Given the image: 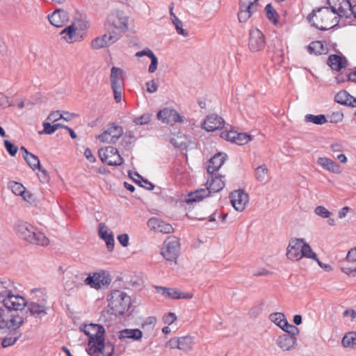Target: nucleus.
<instances>
[{
	"instance_id": "obj_1",
	"label": "nucleus",
	"mask_w": 356,
	"mask_h": 356,
	"mask_svg": "<svg viewBox=\"0 0 356 356\" xmlns=\"http://www.w3.org/2000/svg\"><path fill=\"white\" fill-rule=\"evenodd\" d=\"M312 26L321 31H327L337 26L339 17L330 10V8L318 7L307 15Z\"/></svg>"
},
{
	"instance_id": "obj_2",
	"label": "nucleus",
	"mask_w": 356,
	"mask_h": 356,
	"mask_svg": "<svg viewBox=\"0 0 356 356\" xmlns=\"http://www.w3.org/2000/svg\"><path fill=\"white\" fill-rule=\"evenodd\" d=\"M15 229L22 239L29 243L42 246L49 244V241L45 235L27 222L19 221L15 224Z\"/></svg>"
},
{
	"instance_id": "obj_3",
	"label": "nucleus",
	"mask_w": 356,
	"mask_h": 356,
	"mask_svg": "<svg viewBox=\"0 0 356 356\" xmlns=\"http://www.w3.org/2000/svg\"><path fill=\"white\" fill-rule=\"evenodd\" d=\"M108 309L107 314H111L115 316L123 315L130 308L131 298L124 291L114 290L108 296Z\"/></svg>"
},
{
	"instance_id": "obj_4",
	"label": "nucleus",
	"mask_w": 356,
	"mask_h": 356,
	"mask_svg": "<svg viewBox=\"0 0 356 356\" xmlns=\"http://www.w3.org/2000/svg\"><path fill=\"white\" fill-rule=\"evenodd\" d=\"M24 323V318L19 315H12L11 318H3L1 320V329L3 326L9 329L6 336L1 338V347L6 348L13 345L22 336L19 329Z\"/></svg>"
},
{
	"instance_id": "obj_5",
	"label": "nucleus",
	"mask_w": 356,
	"mask_h": 356,
	"mask_svg": "<svg viewBox=\"0 0 356 356\" xmlns=\"http://www.w3.org/2000/svg\"><path fill=\"white\" fill-rule=\"evenodd\" d=\"M2 298L1 304L4 309L1 307V320L3 318H11L12 315H18L17 311L22 310L26 305L25 298L15 293L6 294Z\"/></svg>"
},
{
	"instance_id": "obj_6",
	"label": "nucleus",
	"mask_w": 356,
	"mask_h": 356,
	"mask_svg": "<svg viewBox=\"0 0 356 356\" xmlns=\"http://www.w3.org/2000/svg\"><path fill=\"white\" fill-rule=\"evenodd\" d=\"M38 291L40 293V296L37 298H33L30 301H26V312L29 313L31 316L34 318H41L47 314L48 312L51 309L47 300V296L40 291L39 289H33L31 292L33 293Z\"/></svg>"
},
{
	"instance_id": "obj_7",
	"label": "nucleus",
	"mask_w": 356,
	"mask_h": 356,
	"mask_svg": "<svg viewBox=\"0 0 356 356\" xmlns=\"http://www.w3.org/2000/svg\"><path fill=\"white\" fill-rule=\"evenodd\" d=\"M180 243L175 236L168 237L163 243L161 254L168 261L177 263L179 255Z\"/></svg>"
},
{
	"instance_id": "obj_8",
	"label": "nucleus",
	"mask_w": 356,
	"mask_h": 356,
	"mask_svg": "<svg viewBox=\"0 0 356 356\" xmlns=\"http://www.w3.org/2000/svg\"><path fill=\"white\" fill-rule=\"evenodd\" d=\"M80 330L89 338L87 348L92 347V344H95L96 341H98V339H101L105 334L104 326L99 324L81 325Z\"/></svg>"
},
{
	"instance_id": "obj_9",
	"label": "nucleus",
	"mask_w": 356,
	"mask_h": 356,
	"mask_svg": "<svg viewBox=\"0 0 356 356\" xmlns=\"http://www.w3.org/2000/svg\"><path fill=\"white\" fill-rule=\"evenodd\" d=\"M115 346L112 342H105L104 336L92 344V347L86 348V352L90 356H99L102 354L103 356H112L114 353Z\"/></svg>"
},
{
	"instance_id": "obj_10",
	"label": "nucleus",
	"mask_w": 356,
	"mask_h": 356,
	"mask_svg": "<svg viewBox=\"0 0 356 356\" xmlns=\"http://www.w3.org/2000/svg\"><path fill=\"white\" fill-rule=\"evenodd\" d=\"M99 156L101 161L108 165H120L122 163V158L117 148L108 146L99 150Z\"/></svg>"
},
{
	"instance_id": "obj_11",
	"label": "nucleus",
	"mask_w": 356,
	"mask_h": 356,
	"mask_svg": "<svg viewBox=\"0 0 356 356\" xmlns=\"http://www.w3.org/2000/svg\"><path fill=\"white\" fill-rule=\"evenodd\" d=\"M109 26H112L121 33L128 30V17L122 10H116L108 15L106 22Z\"/></svg>"
},
{
	"instance_id": "obj_12",
	"label": "nucleus",
	"mask_w": 356,
	"mask_h": 356,
	"mask_svg": "<svg viewBox=\"0 0 356 356\" xmlns=\"http://www.w3.org/2000/svg\"><path fill=\"white\" fill-rule=\"evenodd\" d=\"M111 282V278L109 273L104 270L94 273L92 275L90 274L85 280L86 285L95 289H99L103 286H108Z\"/></svg>"
},
{
	"instance_id": "obj_13",
	"label": "nucleus",
	"mask_w": 356,
	"mask_h": 356,
	"mask_svg": "<svg viewBox=\"0 0 356 356\" xmlns=\"http://www.w3.org/2000/svg\"><path fill=\"white\" fill-rule=\"evenodd\" d=\"M266 39L264 33L258 29H252L249 31L248 49L252 52H259L264 49Z\"/></svg>"
},
{
	"instance_id": "obj_14",
	"label": "nucleus",
	"mask_w": 356,
	"mask_h": 356,
	"mask_svg": "<svg viewBox=\"0 0 356 356\" xmlns=\"http://www.w3.org/2000/svg\"><path fill=\"white\" fill-rule=\"evenodd\" d=\"M122 134V127L112 123L108 125L107 129L102 134L97 136L96 138L102 143H115Z\"/></svg>"
},
{
	"instance_id": "obj_15",
	"label": "nucleus",
	"mask_w": 356,
	"mask_h": 356,
	"mask_svg": "<svg viewBox=\"0 0 356 356\" xmlns=\"http://www.w3.org/2000/svg\"><path fill=\"white\" fill-rule=\"evenodd\" d=\"M229 197L232 206L237 211H244L249 202V195L243 189L232 192Z\"/></svg>"
},
{
	"instance_id": "obj_16",
	"label": "nucleus",
	"mask_w": 356,
	"mask_h": 356,
	"mask_svg": "<svg viewBox=\"0 0 356 356\" xmlns=\"http://www.w3.org/2000/svg\"><path fill=\"white\" fill-rule=\"evenodd\" d=\"M327 6L330 10L334 13L340 17H348V8L350 7V3L346 0H327Z\"/></svg>"
},
{
	"instance_id": "obj_17",
	"label": "nucleus",
	"mask_w": 356,
	"mask_h": 356,
	"mask_svg": "<svg viewBox=\"0 0 356 356\" xmlns=\"http://www.w3.org/2000/svg\"><path fill=\"white\" fill-rule=\"evenodd\" d=\"M304 238H291L287 248L286 257L290 260L298 261L302 258Z\"/></svg>"
},
{
	"instance_id": "obj_18",
	"label": "nucleus",
	"mask_w": 356,
	"mask_h": 356,
	"mask_svg": "<svg viewBox=\"0 0 356 356\" xmlns=\"http://www.w3.org/2000/svg\"><path fill=\"white\" fill-rule=\"evenodd\" d=\"M157 118L163 122L172 125L177 122H183V117L177 111L168 108L159 111L157 113Z\"/></svg>"
},
{
	"instance_id": "obj_19",
	"label": "nucleus",
	"mask_w": 356,
	"mask_h": 356,
	"mask_svg": "<svg viewBox=\"0 0 356 356\" xmlns=\"http://www.w3.org/2000/svg\"><path fill=\"white\" fill-rule=\"evenodd\" d=\"M224 125L225 121L222 118L216 114L208 115L202 124V128L208 132L222 129Z\"/></svg>"
},
{
	"instance_id": "obj_20",
	"label": "nucleus",
	"mask_w": 356,
	"mask_h": 356,
	"mask_svg": "<svg viewBox=\"0 0 356 356\" xmlns=\"http://www.w3.org/2000/svg\"><path fill=\"white\" fill-rule=\"evenodd\" d=\"M276 344L283 351H291L297 347V338H293L290 334L283 333L277 338Z\"/></svg>"
},
{
	"instance_id": "obj_21",
	"label": "nucleus",
	"mask_w": 356,
	"mask_h": 356,
	"mask_svg": "<svg viewBox=\"0 0 356 356\" xmlns=\"http://www.w3.org/2000/svg\"><path fill=\"white\" fill-rule=\"evenodd\" d=\"M238 19L241 23L248 22L253 14L257 11L259 7L258 6H255V4H245L241 2L238 3Z\"/></svg>"
},
{
	"instance_id": "obj_22",
	"label": "nucleus",
	"mask_w": 356,
	"mask_h": 356,
	"mask_svg": "<svg viewBox=\"0 0 356 356\" xmlns=\"http://www.w3.org/2000/svg\"><path fill=\"white\" fill-rule=\"evenodd\" d=\"M49 22L55 27H63L69 20L68 13L63 9H56L48 16Z\"/></svg>"
},
{
	"instance_id": "obj_23",
	"label": "nucleus",
	"mask_w": 356,
	"mask_h": 356,
	"mask_svg": "<svg viewBox=\"0 0 356 356\" xmlns=\"http://www.w3.org/2000/svg\"><path fill=\"white\" fill-rule=\"evenodd\" d=\"M227 154L225 153L218 152L211 157L209 161L207 166V172L209 174H213L218 171L226 160Z\"/></svg>"
},
{
	"instance_id": "obj_24",
	"label": "nucleus",
	"mask_w": 356,
	"mask_h": 356,
	"mask_svg": "<svg viewBox=\"0 0 356 356\" xmlns=\"http://www.w3.org/2000/svg\"><path fill=\"white\" fill-rule=\"evenodd\" d=\"M334 101L341 105L356 107V98L343 90L339 91L335 95Z\"/></svg>"
},
{
	"instance_id": "obj_25",
	"label": "nucleus",
	"mask_w": 356,
	"mask_h": 356,
	"mask_svg": "<svg viewBox=\"0 0 356 356\" xmlns=\"http://www.w3.org/2000/svg\"><path fill=\"white\" fill-rule=\"evenodd\" d=\"M211 179L208 180L207 184L209 185L207 187L211 193H218L223 189L225 186V181L222 180L223 176H217L216 175L210 174Z\"/></svg>"
},
{
	"instance_id": "obj_26",
	"label": "nucleus",
	"mask_w": 356,
	"mask_h": 356,
	"mask_svg": "<svg viewBox=\"0 0 356 356\" xmlns=\"http://www.w3.org/2000/svg\"><path fill=\"white\" fill-rule=\"evenodd\" d=\"M327 63L332 70L340 71L346 66L347 60L343 56L332 54L328 57Z\"/></svg>"
},
{
	"instance_id": "obj_27",
	"label": "nucleus",
	"mask_w": 356,
	"mask_h": 356,
	"mask_svg": "<svg viewBox=\"0 0 356 356\" xmlns=\"http://www.w3.org/2000/svg\"><path fill=\"white\" fill-rule=\"evenodd\" d=\"M99 234L100 238L106 242L108 250L112 251L115 244L113 234L108 233L107 227L104 223L99 225Z\"/></svg>"
},
{
	"instance_id": "obj_28",
	"label": "nucleus",
	"mask_w": 356,
	"mask_h": 356,
	"mask_svg": "<svg viewBox=\"0 0 356 356\" xmlns=\"http://www.w3.org/2000/svg\"><path fill=\"white\" fill-rule=\"evenodd\" d=\"M317 163L324 169L333 173L339 174L341 172V166L335 161L327 157L318 158Z\"/></svg>"
},
{
	"instance_id": "obj_29",
	"label": "nucleus",
	"mask_w": 356,
	"mask_h": 356,
	"mask_svg": "<svg viewBox=\"0 0 356 356\" xmlns=\"http://www.w3.org/2000/svg\"><path fill=\"white\" fill-rule=\"evenodd\" d=\"M210 191L207 187L206 188H201L196 190L194 192H191L188 194L187 197L186 199V202L187 204L196 202L202 200L204 197H207L209 195Z\"/></svg>"
},
{
	"instance_id": "obj_30",
	"label": "nucleus",
	"mask_w": 356,
	"mask_h": 356,
	"mask_svg": "<svg viewBox=\"0 0 356 356\" xmlns=\"http://www.w3.org/2000/svg\"><path fill=\"white\" fill-rule=\"evenodd\" d=\"M143 337V332L139 329H124L118 332V338L120 340L124 339H131L139 341Z\"/></svg>"
},
{
	"instance_id": "obj_31",
	"label": "nucleus",
	"mask_w": 356,
	"mask_h": 356,
	"mask_svg": "<svg viewBox=\"0 0 356 356\" xmlns=\"http://www.w3.org/2000/svg\"><path fill=\"white\" fill-rule=\"evenodd\" d=\"M124 72L120 67H113L111 70V86H123Z\"/></svg>"
},
{
	"instance_id": "obj_32",
	"label": "nucleus",
	"mask_w": 356,
	"mask_h": 356,
	"mask_svg": "<svg viewBox=\"0 0 356 356\" xmlns=\"http://www.w3.org/2000/svg\"><path fill=\"white\" fill-rule=\"evenodd\" d=\"M307 49L310 54L321 55L327 52V47L324 46L321 41H313L307 47Z\"/></svg>"
},
{
	"instance_id": "obj_33",
	"label": "nucleus",
	"mask_w": 356,
	"mask_h": 356,
	"mask_svg": "<svg viewBox=\"0 0 356 356\" xmlns=\"http://www.w3.org/2000/svg\"><path fill=\"white\" fill-rule=\"evenodd\" d=\"M170 15L171 17L172 24L175 26L177 33L184 37H187L188 35V31L182 28L183 25H182L181 21L173 13V3H171V6L170 7Z\"/></svg>"
},
{
	"instance_id": "obj_34",
	"label": "nucleus",
	"mask_w": 356,
	"mask_h": 356,
	"mask_svg": "<svg viewBox=\"0 0 356 356\" xmlns=\"http://www.w3.org/2000/svg\"><path fill=\"white\" fill-rule=\"evenodd\" d=\"M76 29L74 24L67 26L60 32L62 38L67 42H73L77 40Z\"/></svg>"
},
{
	"instance_id": "obj_35",
	"label": "nucleus",
	"mask_w": 356,
	"mask_h": 356,
	"mask_svg": "<svg viewBox=\"0 0 356 356\" xmlns=\"http://www.w3.org/2000/svg\"><path fill=\"white\" fill-rule=\"evenodd\" d=\"M17 293V287L14 282L8 278L1 280V297L6 294H12Z\"/></svg>"
},
{
	"instance_id": "obj_36",
	"label": "nucleus",
	"mask_w": 356,
	"mask_h": 356,
	"mask_svg": "<svg viewBox=\"0 0 356 356\" xmlns=\"http://www.w3.org/2000/svg\"><path fill=\"white\" fill-rule=\"evenodd\" d=\"M179 350L188 353L193 348L194 338L191 336H184L179 337Z\"/></svg>"
},
{
	"instance_id": "obj_37",
	"label": "nucleus",
	"mask_w": 356,
	"mask_h": 356,
	"mask_svg": "<svg viewBox=\"0 0 356 356\" xmlns=\"http://www.w3.org/2000/svg\"><path fill=\"white\" fill-rule=\"evenodd\" d=\"M156 290L159 293L168 298L179 299L180 297V291L176 289L157 286Z\"/></svg>"
},
{
	"instance_id": "obj_38",
	"label": "nucleus",
	"mask_w": 356,
	"mask_h": 356,
	"mask_svg": "<svg viewBox=\"0 0 356 356\" xmlns=\"http://www.w3.org/2000/svg\"><path fill=\"white\" fill-rule=\"evenodd\" d=\"M343 347L356 348V332H349L346 333L341 341Z\"/></svg>"
},
{
	"instance_id": "obj_39",
	"label": "nucleus",
	"mask_w": 356,
	"mask_h": 356,
	"mask_svg": "<svg viewBox=\"0 0 356 356\" xmlns=\"http://www.w3.org/2000/svg\"><path fill=\"white\" fill-rule=\"evenodd\" d=\"M269 319L280 327L282 330L284 328V322L287 321L285 315L281 312H275L269 315Z\"/></svg>"
},
{
	"instance_id": "obj_40",
	"label": "nucleus",
	"mask_w": 356,
	"mask_h": 356,
	"mask_svg": "<svg viewBox=\"0 0 356 356\" xmlns=\"http://www.w3.org/2000/svg\"><path fill=\"white\" fill-rule=\"evenodd\" d=\"M105 28L106 33L108 35V41L115 43L121 38V32L115 29V27L109 26L108 24L105 23Z\"/></svg>"
},
{
	"instance_id": "obj_41",
	"label": "nucleus",
	"mask_w": 356,
	"mask_h": 356,
	"mask_svg": "<svg viewBox=\"0 0 356 356\" xmlns=\"http://www.w3.org/2000/svg\"><path fill=\"white\" fill-rule=\"evenodd\" d=\"M305 121L307 122H312L315 124L321 125L327 122V120L326 116L323 114L318 115L307 114L305 115Z\"/></svg>"
},
{
	"instance_id": "obj_42",
	"label": "nucleus",
	"mask_w": 356,
	"mask_h": 356,
	"mask_svg": "<svg viewBox=\"0 0 356 356\" xmlns=\"http://www.w3.org/2000/svg\"><path fill=\"white\" fill-rule=\"evenodd\" d=\"M265 11L266 13V17L269 21L273 22L274 24L278 23L279 15L270 3H268L265 7Z\"/></svg>"
},
{
	"instance_id": "obj_43",
	"label": "nucleus",
	"mask_w": 356,
	"mask_h": 356,
	"mask_svg": "<svg viewBox=\"0 0 356 356\" xmlns=\"http://www.w3.org/2000/svg\"><path fill=\"white\" fill-rule=\"evenodd\" d=\"M8 188L11 189L12 192L16 195H25L26 188L20 183L17 181H10L8 183Z\"/></svg>"
},
{
	"instance_id": "obj_44",
	"label": "nucleus",
	"mask_w": 356,
	"mask_h": 356,
	"mask_svg": "<svg viewBox=\"0 0 356 356\" xmlns=\"http://www.w3.org/2000/svg\"><path fill=\"white\" fill-rule=\"evenodd\" d=\"M303 257L318 261L317 254L313 252L310 245L305 242L302 247V257Z\"/></svg>"
},
{
	"instance_id": "obj_45",
	"label": "nucleus",
	"mask_w": 356,
	"mask_h": 356,
	"mask_svg": "<svg viewBox=\"0 0 356 356\" xmlns=\"http://www.w3.org/2000/svg\"><path fill=\"white\" fill-rule=\"evenodd\" d=\"M43 127L44 129L42 131V133L46 134H52L58 129L64 128L65 125L60 123H56L52 125L50 122H43ZM40 134H42V132H40Z\"/></svg>"
},
{
	"instance_id": "obj_46",
	"label": "nucleus",
	"mask_w": 356,
	"mask_h": 356,
	"mask_svg": "<svg viewBox=\"0 0 356 356\" xmlns=\"http://www.w3.org/2000/svg\"><path fill=\"white\" fill-rule=\"evenodd\" d=\"M284 330H282L284 332V334H289L293 337V338H296L300 333L298 327L292 324H289L288 321L284 322Z\"/></svg>"
},
{
	"instance_id": "obj_47",
	"label": "nucleus",
	"mask_w": 356,
	"mask_h": 356,
	"mask_svg": "<svg viewBox=\"0 0 356 356\" xmlns=\"http://www.w3.org/2000/svg\"><path fill=\"white\" fill-rule=\"evenodd\" d=\"M26 163L33 170H36L40 167V161L39 158L33 154H31L24 159Z\"/></svg>"
},
{
	"instance_id": "obj_48",
	"label": "nucleus",
	"mask_w": 356,
	"mask_h": 356,
	"mask_svg": "<svg viewBox=\"0 0 356 356\" xmlns=\"http://www.w3.org/2000/svg\"><path fill=\"white\" fill-rule=\"evenodd\" d=\"M268 173V169L266 165H261L255 169V178L259 181H263L266 179Z\"/></svg>"
},
{
	"instance_id": "obj_49",
	"label": "nucleus",
	"mask_w": 356,
	"mask_h": 356,
	"mask_svg": "<svg viewBox=\"0 0 356 356\" xmlns=\"http://www.w3.org/2000/svg\"><path fill=\"white\" fill-rule=\"evenodd\" d=\"M77 279H78L77 276H73L72 275H71V276H70V277H67L66 281H65V283L64 285L65 291L70 292V291L74 290L76 288H77L78 287L77 284H76Z\"/></svg>"
},
{
	"instance_id": "obj_50",
	"label": "nucleus",
	"mask_w": 356,
	"mask_h": 356,
	"mask_svg": "<svg viewBox=\"0 0 356 356\" xmlns=\"http://www.w3.org/2000/svg\"><path fill=\"white\" fill-rule=\"evenodd\" d=\"M4 147L7 151V152L11 156H15L18 151V147L13 144L11 141L8 140H3Z\"/></svg>"
},
{
	"instance_id": "obj_51",
	"label": "nucleus",
	"mask_w": 356,
	"mask_h": 356,
	"mask_svg": "<svg viewBox=\"0 0 356 356\" xmlns=\"http://www.w3.org/2000/svg\"><path fill=\"white\" fill-rule=\"evenodd\" d=\"M250 140H251V136L250 135L245 134V133H238L237 132V135L236 136V139H235L234 143L239 145H243L248 143V142L250 141Z\"/></svg>"
},
{
	"instance_id": "obj_52",
	"label": "nucleus",
	"mask_w": 356,
	"mask_h": 356,
	"mask_svg": "<svg viewBox=\"0 0 356 356\" xmlns=\"http://www.w3.org/2000/svg\"><path fill=\"white\" fill-rule=\"evenodd\" d=\"M152 115L149 113H144L140 117L135 118L133 122L136 124L143 125L147 124L151 120Z\"/></svg>"
},
{
	"instance_id": "obj_53",
	"label": "nucleus",
	"mask_w": 356,
	"mask_h": 356,
	"mask_svg": "<svg viewBox=\"0 0 356 356\" xmlns=\"http://www.w3.org/2000/svg\"><path fill=\"white\" fill-rule=\"evenodd\" d=\"M314 212L316 215L323 218H330L332 215V213L323 206L316 207L314 209Z\"/></svg>"
},
{
	"instance_id": "obj_54",
	"label": "nucleus",
	"mask_w": 356,
	"mask_h": 356,
	"mask_svg": "<svg viewBox=\"0 0 356 356\" xmlns=\"http://www.w3.org/2000/svg\"><path fill=\"white\" fill-rule=\"evenodd\" d=\"M237 131H224L221 132L220 137L227 141L234 143Z\"/></svg>"
},
{
	"instance_id": "obj_55",
	"label": "nucleus",
	"mask_w": 356,
	"mask_h": 356,
	"mask_svg": "<svg viewBox=\"0 0 356 356\" xmlns=\"http://www.w3.org/2000/svg\"><path fill=\"white\" fill-rule=\"evenodd\" d=\"M114 99L116 102H120L122 100V93L123 90V86H111Z\"/></svg>"
},
{
	"instance_id": "obj_56",
	"label": "nucleus",
	"mask_w": 356,
	"mask_h": 356,
	"mask_svg": "<svg viewBox=\"0 0 356 356\" xmlns=\"http://www.w3.org/2000/svg\"><path fill=\"white\" fill-rule=\"evenodd\" d=\"M91 46L95 49H99L106 47V43L104 42L103 38L97 37L96 38L92 40Z\"/></svg>"
},
{
	"instance_id": "obj_57",
	"label": "nucleus",
	"mask_w": 356,
	"mask_h": 356,
	"mask_svg": "<svg viewBox=\"0 0 356 356\" xmlns=\"http://www.w3.org/2000/svg\"><path fill=\"white\" fill-rule=\"evenodd\" d=\"M161 223V220L157 218H152L147 221V226L151 229L156 231L159 229V225Z\"/></svg>"
},
{
	"instance_id": "obj_58",
	"label": "nucleus",
	"mask_w": 356,
	"mask_h": 356,
	"mask_svg": "<svg viewBox=\"0 0 356 356\" xmlns=\"http://www.w3.org/2000/svg\"><path fill=\"white\" fill-rule=\"evenodd\" d=\"M157 232L169 234L173 232V227L169 223H167L161 220V223L159 225V229Z\"/></svg>"
},
{
	"instance_id": "obj_59",
	"label": "nucleus",
	"mask_w": 356,
	"mask_h": 356,
	"mask_svg": "<svg viewBox=\"0 0 356 356\" xmlns=\"http://www.w3.org/2000/svg\"><path fill=\"white\" fill-rule=\"evenodd\" d=\"M60 119H64L65 120H67L66 118H65L62 114L60 113L59 111H52L49 113V115L47 117V120L49 121H51L52 122H56L58 120Z\"/></svg>"
},
{
	"instance_id": "obj_60",
	"label": "nucleus",
	"mask_w": 356,
	"mask_h": 356,
	"mask_svg": "<svg viewBox=\"0 0 356 356\" xmlns=\"http://www.w3.org/2000/svg\"><path fill=\"white\" fill-rule=\"evenodd\" d=\"M343 114L341 112H334L331 115L328 117V120L331 123H338L342 121Z\"/></svg>"
},
{
	"instance_id": "obj_61",
	"label": "nucleus",
	"mask_w": 356,
	"mask_h": 356,
	"mask_svg": "<svg viewBox=\"0 0 356 356\" xmlns=\"http://www.w3.org/2000/svg\"><path fill=\"white\" fill-rule=\"evenodd\" d=\"M37 170H39L40 174H38V177L42 183H46L49 181V176L47 171L40 165Z\"/></svg>"
},
{
	"instance_id": "obj_62",
	"label": "nucleus",
	"mask_w": 356,
	"mask_h": 356,
	"mask_svg": "<svg viewBox=\"0 0 356 356\" xmlns=\"http://www.w3.org/2000/svg\"><path fill=\"white\" fill-rule=\"evenodd\" d=\"M149 58L151 59V63L149 66L148 71L149 73H154L156 70L157 67H158V58L154 55V53L149 57Z\"/></svg>"
},
{
	"instance_id": "obj_63",
	"label": "nucleus",
	"mask_w": 356,
	"mask_h": 356,
	"mask_svg": "<svg viewBox=\"0 0 356 356\" xmlns=\"http://www.w3.org/2000/svg\"><path fill=\"white\" fill-rule=\"evenodd\" d=\"M134 136L131 133H129V134H125V136L122 140V145L124 146L125 149L129 148V145L134 141Z\"/></svg>"
},
{
	"instance_id": "obj_64",
	"label": "nucleus",
	"mask_w": 356,
	"mask_h": 356,
	"mask_svg": "<svg viewBox=\"0 0 356 356\" xmlns=\"http://www.w3.org/2000/svg\"><path fill=\"white\" fill-rule=\"evenodd\" d=\"M179 337L172 338L167 342L166 346H168L171 349H179Z\"/></svg>"
}]
</instances>
